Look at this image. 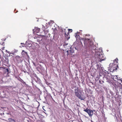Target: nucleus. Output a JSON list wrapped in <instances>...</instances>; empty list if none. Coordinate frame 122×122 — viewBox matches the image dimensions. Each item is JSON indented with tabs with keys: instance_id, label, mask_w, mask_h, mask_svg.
<instances>
[{
	"instance_id": "f257e3e1",
	"label": "nucleus",
	"mask_w": 122,
	"mask_h": 122,
	"mask_svg": "<svg viewBox=\"0 0 122 122\" xmlns=\"http://www.w3.org/2000/svg\"><path fill=\"white\" fill-rule=\"evenodd\" d=\"M81 40L84 41L85 49L83 52L85 56L88 55L89 53H95V55L98 58L99 61L101 62L105 60L106 58L102 52V50L101 48L97 49L95 46L93 44V43L89 39L86 38H81Z\"/></svg>"
},
{
	"instance_id": "f03ea898",
	"label": "nucleus",
	"mask_w": 122,
	"mask_h": 122,
	"mask_svg": "<svg viewBox=\"0 0 122 122\" xmlns=\"http://www.w3.org/2000/svg\"><path fill=\"white\" fill-rule=\"evenodd\" d=\"M113 82L112 83V85L114 86L113 87V89L116 90V91H117L118 89H119L120 91H121V94L122 95V86H121L120 83H119L117 82Z\"/></svg>"
},
{
	"instance_id": "7ed1b4c3",
	"label": "nucleus",
	"mask_w": 122,
	"mask_h": 122,
	"mask_svg": "<svg viewBox=\"0 0 122 122\" xmlns=\"http://www.w3.org/2000/svg\"><path fill=\"white\" fill-rule=\"evenodd\" d=\"M76 50V47H74L73 46H71L69 50L70 54V55H72V54L74 52L75 50Z\"/></svg>"
},
{
	"instance_id": "20e7f679",
	"label": "nucleus",
	"mask_w": 122,
	"mask_h": 122,
	"mask_svg": "<svg viewBox=\"0 0 122 122\" xmlns=\"http://www.w3.org/2000/svg\"><path fill=\"white\" fill-rule=\"evenodd\" d=\"M22 56L24 57H26L28 58H29L30 57L28 55L27 53L24 50H23L21 53Z\"/></svg>"
},
{
	"instance_id": "39448f33",
	"label": "nucleus",
	"mask_w": 122,
	"mask_h": 122,
	"mask_svg": "<svg viewBox=\"0 0 122 122\" xmlns=\"http://www.w3.org/2000/svg\"><path fill=\"white\" fill-rule=\"evenodd\" d=\"M97 69L100 70V72L99 73L100 75L101 76V74H102V73H103V72L104 71H103V68L102 67L101 65H97Z\"/></svg>"
},
{
	"instance_id": "423d86ee",
	"label": "nucleus",
	"mask_w": 122,
	"mask_h": 122,
	"mask_svg": "<svg viewBox=\"0 0 122 122\" xmlns=\"http://www.w3.org/2000/svg\"><path fill=\"white\" fill-rule=\"evenodd\" d=\"M75 90L76 91L75 93L76 96L77 97H78L80 95L78 93V88H76L75 89Z\"/></svg>"
},
{
	"instance_id": "0eeeda50",
	"label": "nucleus",
	"mask_w": 122,
	"mask_h": 122,
	"mask_svg": "<svg viewBox=\"0 0 122 122\" xmlns=\"http://www.w3.org/2000/svg\"><path fill=\"white\" fill-rule=\"evenodd\" d=\"M109 76L108 75H106L104 76L103 77V79L105 78L107 80V81H108L109 80Z\"/></svg>"
},
{
	"instance_id": "6e6552de",
	"label": "nucleus",
	"mask_w": 122,
	"mask_h": 122,
	"mask_svg": "<svg viewBox=\"0 0 122 122\" xmlns=\"http://www.w3.org/2000/svg\"><path fill=\"white\" fill-rule=\"evenodd\" d=\"M93 111L91 110H90L88 114L91 117L93 115Z\"/></svg>"
},
{
	"instance_id": "1a4fd4ad",
	"label": "nucleus",
	"mask_w": 122,
	"mask_h": 122,
	"mask_svg": "<svg viewBox=\"0 0 122 122\" xmlns=\"http://www.w3.org/2000/svg\"><path fill=\"white\" fill-rule=\"evenodd\" d=\"M65 36L67 40H68L70 38L69 33V32H68L67 35H66V33L65 32Z\"/></svg>"
},
{
	"instance_id": "9d476101",
	"label": "nucleus",
	"mask_w": 122,
	"mask_h": 122,
	"mask_svg": "<svg viewBox=\"0 0 122 122\" xmlns=\"http://www.w3.org/2000/svg\"><path fill=\"white\" fill-rule=\"evenodd\" d=\"M81 33L80 32H77L76 33V39L77 38H80V36H79V34H80Z\"/></svg>"
},
{
	"instance_id": "9b49d317",
	"label": "nucleus",
	"mask_w": 122,
	"mask_h": 122,
	"mask_svg": "<svg viewBox=\"0 0 122 122\" xmlns=\"http://www.w3.org/2000/svg\"><path fill=\"white\" fill-rule=\"evenodd\" d=\"M36 27L35 29H33V33H34L35 32H36V33H37L40 30V29H38L37 30H36Z\"/></svg>"
},
{
	"instance_id": "f8f14e48",
	"label": "nucleus",
	"mask_w": 122,
	"mask_h": 122,
	"mask_svg": "<svg viewBox=\"0 0 122 122\" xmlns=\"http://www.w3.org/2000/svg\"><path fill=\"white\" fill-rule=\"evenodd\" d=\"M8 120L9 122H15V120L10 118L8 119Z\"/></svg>"
},
{
	"instance_id": "ddd939ff",
	"label": "nucleus",
	"mask_w": 122,
	"mask_h": 122,
	"mask_svg": "<svg viewBox=\"0 0 122 122\" xmlns=\"http://www.w3.org/2000/svg\"><path fill=\"white\" fill-rule=\"evenodd\" d=\"M25 46L26 47L27 46L29 47H30L31 46V44L30 43H28L27 44V41H26V43L25 44Z\"/></svg>"
},
{
	"instance_id": "4468645a",
	"label": "nucleus",
	"mask_w": 122,
	"mask_h": 122,
	"mask_svg": "<svg viewBox=\"0 0 122 122\" xmlns=\"http://www.w3.org/2000/svg\"><path fill=\"white\" fill-rule=\"evenodd\" d=\"M18 51V50L15 49L12 52V54L13 55H15V53H16Z\"/></svg>"
},
{
	"instance_id": "2eb2a0df",
	"label": "nucleus",
	"mask_w": 122,
	"mask_h": 122,
	"mask_svg": "<svg viewBox=\"0 0 122 122\" xmlns=\"http://www.w3.org/2000/svg\"><path fill=\"white\" fill-rule=\"evenodd\" d=\"M90 110V109H89L87 108L86 109H84L83 110V111H84L85 112H87L88 113Z\"/></svg>"
},
{
	"instance_id": "dca6fc26",
	"label": "nucleus",
	"mask_w": 122,
	"mask_h": 122,
	"mask_svg": "<svg viewBox=\"0 0 122 122\" xmlns=\"http://www.w3.org/2000/svg\"><path fill=\"white\" fill-rule=\"evenodd\" d=\"M20 82H22L23 84L26 85V83L25 82H24L23 80L22 79H21V80L20 81Z\"/></svg>"
},
{
	"instance_id": "f3484780",
	"label": "nucleus",
	"mask_w": 122,
	"mask_h": 122,
	"mask_svg": "<svg viewBox=\"0 0 122 122\" xmlns=\"http://www.w3.org/2000/svg\"><path fill=\"white\" fill-rule=\"evenodd\" d=\"M78 97L81 100H84V99L82 98V97L80 95Z\"/></svg>"
},
{
	"instance_id": "a211bd4d",
	"label": "nucleus",
	"mask_w": 122,
	"mask_h": 122,
	"mask_svg": "<svg viewBox=\"0 0 122 122\" xmlns=\"http://www.w3.org/2000/svg\"><path fill=\"white\" fill-rule=\"evenodd\" d=\"M5 71H6L8 73H10V72H9V70L8 68H5Z\"/></svg>"
},
{
	"instance_id": "6ab92c4d",
	"label": "nucleus",
	"mask_w": 122,
	"mask_h": 122,
	"mask_svg": "<svg viewBox=\"0 0 122 122\" xmlns=\"http://www.w3.org/2000/svg\"><path fill=\"white\" fill-rule=\"evenodd\" d=\"M117 97L118 99H120L121 98V96L120 95H118Z\"/></svg>"
},
{
	"instance_id": "aec40b11",
	"label": "nucleus",
	"mask_w": 122,
	"mask_h": 122,
	"mask_svg": "<svg viewBox=\"0 0 122 122\" xmlns=\"http://www.w3.org/2000/svg\"><path fill=\"white\" fill-rule=\"evenodd\" d=\"M118 92H116V95H115V96H114V97H115V98H116L117 97V96H116V95L118 96Z\"/></svg>"
},
{
	"instance_id": "412c9836",
	"label": "nucleus",
	"mask_w": 122,
	"mask_h": 122,
	"mask_svg": "<svg viewBox=\"0 0 122 122\" xmlns=\"http://www.w3.org/2000/svg\"><path fill=\"white\" fill-rule=\"evenodd\" d=\"M6 52H7V53H8L10 55H10L11 54H12V53H10L9 51H7L6 50Z\"/></svg>"
},
{
	"instance_id": "4be33fe9",
	"label": "nucleus",
	"mask_w": 122,
	"mask_h": 122,
	"mask_svg": "<svg viewBox=\"0 0 122 122\" xmlns=\"http://www.w3.org/2000/svg\"><path fill=\"white\" fill-rule=\"evenodd\" d=\"M4 43H5V42H3L2 41H1V42H0V44L2 45H3V44Z\"/></svg>"
},
{
	"instance_id": "5701e85b",
	"label": "nucleus",
	"mask_w": 122,
	"mask_h": 122,
	"mask_svg": "<svg viewBox=\"0 0 122 122\" xmlns=\"http://www.w3.org/2000/svg\"><path fill=\"white\" fill-rule=\"evenodd\" d=\"M21 45H22V47H23L24 46H25V44H24V43H21Z\"/></svg>"
},
{
	"instance_id": "b1692460",
	"label": "nucleus",
	"mask_w": 122,
	"mask_h": 122,
	"mask_svg": "<svg viewBox=\"0 0 122 122\" xmlns=\"http://www.w3.org/2000/svg\"><path fill=\"white\" fill-rule=\"evenodd\" d=\"M22 10H27V8H23L22 9H21Z\"/></svg>"
},
{
	"instance_id": "393cba45",
	"label": "nucleus",
	"mask_w": 122,
	"mask_h": 122,
	"mask_svg": "<svg viewBox=\"0 0 122 122\" xmlns=\"http://www.w3.org/2000/svg\"><path fill=\"white\" fill-rule=\"evenodd\" d=\"M67 43H65L63 44V46H65L67 45Z\"/></svg>"
},
{
	"instance_id": "a878e982",
	"label": "nucleus",
	"mask_w": 122,
	"mask_h": 122,
	"mask_svg": "<svg viewBox=\"0 0 122 122\" xmlns=\"http://www.w3.org/2000/svg\"><path fill=\"white\" fill-rule=\"evenodd\" d=\"M66 52L67 53V55H70V52H69L68 50L66 51Z\"/></svg>"
},
{
	"instance_id": "bb28decb",
	"label": "nucleus",
	"mask_w": 122,
	"mask_h": 122,
	"mask_svg": "<svg viewBox=\"0 0 122 122\" xmlns=\"http://www.w3.org/2000/svg\"><path fill=\"white\" fill-rule=\"evenodd\" d=\"M111 69H112V68L111 67L110 68V67H109L108 68V71H109V70H110V71Z\"/></svg>"
},
{
	"instance_id": "cd10ccee",
	"label": "nucleus",
	"mask_w": 122,
	"mask_h": 122,
	"mask_svg": "<svg viewBox=\"0 0 122 122\" xmlns=\"http://www.w3.org/2000/svg\"><path fill=\"white\" fill-rule=\"evenodd\" d=\"M117 76H114V77H113L114 78H115V79H116L117 78Z\"/></svg>"
},
{
	"instance_id": "c85d7f7f",
	"label": "nucleus",
	"mask_w": 122,
	"mask_h": 122,
	"mask_svg": "<svg viewBox=\"0 0 122 122\" xmlns=\"http://www.w3.org/2000/svg\"><path fill=\"white\" fill-rule=\"evenodd\" d=\"M53 22V21H50V22H49L48 23L49 24V25H50L51 22L52 23V22Z\"/></svg>"
},
{
	"instance_id": "c756f323",
	"label": "nucleus",
	"mask_w": 122,
	"mask_h": 122,
	"mask_svg": "<svg viewBox=\"0 0 122 122\" xmlns=\"http://www.w3.org/2000/svg\"><path fill=\"white\" fill-rule=\"evenodd\" d=\"M6 40V38L5 39H1V40L2 41H5Z\"/></svg>"
},
{
	"instance_id": "7c9ffc66",
	"label": "nucleus",
	"mask_w": 122,
	"mask_h": 122,
	"mask_svg": "<svg viewBox=\"0 0 122 122\" xmlns=\"http://www.w3.org/2000/svg\"><path fill=\"white\" fill-rule=\"evenodd\" d=\"M68 31H69L70 30H72V29H68Z\"/></svg>"
},
{
	"instance_id": "2f4dec72",
	"label": "nucleus",
	"mask_w": 122,
	"mask_h": 122,
	"mask_svg": "<svg viewBox=\"0 0 122 122\" xmlns=\"http://www.w3.org/2000/svg\"><path fill=\"white\" fill-rule=\"evenodd\" d=\"M112 64L113 65V64H110V66L111 65L112 66Z\"/></svg>"
},
{
	"instance_id": "473e14b6",
	"label": "nucleus",
	"mask_w": 122,
	"mask_h": 122,
	"mask_svg": "<svg viewBox=\"0 0 122 122\" xmlns=\"http://www.w3.org/2000/svg\"><path fill=\"white\" fill-rule=\"evenodd\" d=\"M107 71V74H109V73L108 72V71Z\"/></svg>"
},
{
	"instance_id": "72a5a7b5",
	"label": "nucleus",
	"mask_w": 122,
	"mask_h": 122,
	"mask_svg": "<svg viewBox=\"0 0 122 122\" xmlns=\"http://www.w3.org/2000/svg\"><path fill=\"white\" fill-rule=\"evenodd\" d=\"M18 12V10H17V11H16V12H15V13H17V12Z\"/></svg>"
},
{
	"instance_id": "f704fd0d",
	"label": "nucleus",
	"mask_w": 122,
	"mask_h": 122,
	"mask_svg": "<svg viewBox=\"0 0 122 122\" xmlns=\"http://www.w3.org/2000/svg\"><path fill=\"white\" fill-rule=\"evenodd\" d=\"M10 56H13L12 55H10Z\"/></svg>"
},
{
	"instance_id": "c9c22d12",
	"label": "nucleus",
	"mask_w": 122,
	"mask_h": 122,
	"mask_svg": "<svg viewBox=\"0 0 122 122\" xmlns=\"http://www.w3.org/2000/svg\"><path fill=\"white\" fill-rule=\"evenodd\" d=\"M37 80H38L39 79V78H38V77H37Z\"/></svg>"
},
{
	"instance_id": "e433bc0d",
	"label": "nucleus",
	"mask_w": 122,
	"mask_h": 122,
	"mask_svg": "<svg viewBox=\"0 0 122 122\" xmlns=\"http://www.w3.org/2000/svg\"><path fill=\"white\" fill-rule=\"evenodd\" d=\"M115 70V69H113V71H114V70Z\"/></svg>"
},
{
	"instance_id": "4c0bfd02",
	"label": "nucleus",
	"mask_w": 122,
	"mask_h": 122,
	"mask_svg": "<svg viewBox=\"0 0 122 122\" xmlns=\"http://www.w3.org/2000/svg\"><path fill=\"white\" fill-rule=\"evenodd\" d=\"M116 59H117V61H118V59L117 58H116Z\"/></svg>"
},
{
	"instance_id": "58836bf2",
	"label": "nucleus",
	"mask_w": 122,
	"mask_h": 122,
	"mask_svg": "<svg viewBox=\"0 0 122 122\" xmlns=\"http://www.w3.org/2000/svg\"><path fill=\"white\" fill-rule=\"evenodd\" d=\"M24 72H25H25H26V71H24Z\"/></svg>"
},
{
	"instance_id": "ea45409f",
	"label": "nucleus",
	"mask_w": 122,
	"mask_h": 122,
	"mask_svg": "<svg viewBox=\"0 0 122 122\" xmlns=\"http://www.w3.org/2000/svg\"><path fill=\"white\" fill-rule=\"evenodd\" d=\"M15 10H16V9H15V10L14 11V12H15Z\"/></svg>"
},
{
	"instance_id": "a19ab883",
	"label": "nucleus",
	"mask_w": 122,
	"mask_h": 122,
	"mask_svg": "<svg viewBox=\"0 0 122 122\" xmlns=\"http://www.w3.org/2000/svg\"><path fill=\"white\" fill-rule=\"evenodd\" d=\"M117 69V68H116V70Z\"/></svg>"
},
{
	"instance_id": "79ce46f5",
	"label": "nucleus",
	"mask_w": 122,
	"mask_h": 122,
	"mask_svg": "<svg viewBox=\"0 0 122 122\" xmlns=\"http://www.w3.org/2000/svg\"><path fill=\"white\" fill-rule=\"evenodd\" d=\"M0 115H1V114H0Z\"/></svg>"
}]
</instances>
